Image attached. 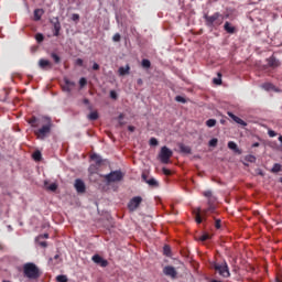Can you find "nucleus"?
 I'll return each instance as SVG.
<instances>
[{
    "label": "nucleus",
    "mask_w": 282,
    "mask_h": 282,
    "mask_svg": "<svg viewBox=\"0 0 282 282\" xmlns=\"http://www.w3.org/2000/svg\"><path fill=\"white\" fill-rule=\"evenodd\" d=\"M203 19L205 21V26L210 31H217L225 22V15L216 11L213 14L204 13Z\"/></svg>",
    "instance_id": "nucleus-1"
},
{
    "label": "nucleus",
    "mask_w": 282,
    "mask_h": 282,
    "mask_svg": "<svg viewBox=\"0 0 282 282\" xmlns=\"http://www.w3.org/2000/svg\"><path fill=\"white\" fill-rule=\"evenodd\" d=\"M43 119L46 123H44L42 128H37V130H33L34 135L39 140H45L51 134L52 128H53V121L51 117H43Z\"/></svg>",
    "instance_id": "nucleus-2"
},
{
    "label": "nucleus",
    "mask_w": 282,
    "mask_h": 282,
    "mask_svg": "<svg viewBox=\"0 0 282 282\" xmlns=\"http://www.w3.org/2000/svg\"><path fill=\"white\" fill-rule=\"evenodd\" d=\"M22 270L23 275L30 280H37L42 275L39 267L32 262L24 263Z\"/></svg>",
    "instance_id": "nucleus-3"
},
{
    "label": "nucleus",
    "mask_w": 282,
    "mask_h": 282,
    "mask_svg": "<svg viewBox=\"0 0 282 282\" xmlns=\"http://www.w3.org/2000/svg\"><path fill=\"white\" fill-rule=\"evenodd\" d=\"M212 269H214L216 272L219 273L220 276L223 278H230L231 273L229 271V267L227 262H224L223 264H218L216 262L212 263Z\"/></svg>",
    "instance_id": "nucleus-4"
},
{
    "label": "nucleus",
    "mask_w": 282,
    "mask_h": 282,
    "mask_svg": "<svg viewBox=\"0 0 282 282\" xmlns=\"http://www.w3.org/2000/svg\"><path fill=\"white\" fill-rule=\"evenodd\" d=\"M107 184L121 182L124 174L121 171H113L107 175L102 176Z\"/></svg>",
    "instance_id": "nucleus-5"
},
{
    "label": "nucleus",
    "mask_w": 282,
    "mask_h": 282,
    "mask_svg": "<svg viewBox=\"0 0 282 282\" xmlns=\"http://www.w3.org/2000/svg\"><path fill=\"white\" fill-rule=\"evenodd\" d=\"M172 156H173V150H170L167 145H163L159 154L161 163L169 164Z\"/></svg>",
    "instance_id": "nucleus-6"
},
{
    "label": "nucleus",
    "mask_w": 282,
    "mask_h": 282,
    "mask_svg": "<svg viewBox=\"0 0 282 282\" xmlns=\"http://www.w3.org/2000/svg\"><path fill=\"white\" fill-rule=\"evenodd\" d=\"M143 199L140 196L133 197L129 203H128V209L130 212H135L140 205L142 204Z\"/></svg>",
    "instance_id": "nucleus-7"
},
{
    "label": "nucleus",
    "mask_w": 282,
    "mask_h": 282,
    "mask_svg": "<svg viewBox=\"0 0 282 282\" xmlns=\"http://www.w3.org/2000/svg\"><path fill=\"white\" fill-rule=\"evenodd\" d=\"M64 86H62V90L67 93V94H70L72 93V89L73 87L76 86L75 82H70L69 78L67 77H64Z\"/></svg>",
    "instance_id": "nucleus-8"
},
{
    "label": "nucleus",
    "mask_w": 282,
    "mask_h": 282,
    "mask_svg": "<svg viewBox=\"0 0 282 282\" xmlns=\"http://www.w3.org/2000/svg\"><path fill=\"white\" fill-rule=\"evenodd\" d=\"M267 62L268 66L272 69H275L281 66L280 59H278L275 56H270L269 58H267Z\"/></svg>",
    "instance_id": "nucleus-9"
},
{
    "label": "nucleus",
    "mask_w": 282,
    "mask_h": 282,
    "mask_svg": "<svg viewBox=\"0 0 282 282\" xmlns=\"http://www.w3.org/2000/svg\"><path fill=\"white\" fill-rule=\"evenodd\" d=\"M39 67L41 69L47 70V69H52L53 68V64L51 61L45 59V58H40L39 59Z\"/></svg>",
    "instance_id": "nucleus-10"
},
{
    "label": "nucleus",
    "mask_w": 282,
    "mask_h": 282,
    "mask_svg": "<svg viewBox=\"0 0 282 282\" xmlns=\"http://www.w3.org/2000/svg\"><path fill=\"white\" fill-rule=\"evenodd\" d=\"M163 273L167 276L175 279L177 276V271L174 267L167 265L163 269Z\"/></svg>",
    "instance_id": "nucleus-11"
},
{
    "label": "nucleus",
    "mask_w": 282,
    "mask_h": 282,
    "mask_svg": "<svg viewBox=\"0 0 282 282\" xmlns=\"http://www.w3.org/2000/svg\"><path fill=\"white\" fill-rule=\"evenodd\" d=\"M74 187H75L76 192L79 194H83L86 192V185L82 180H76Z\"/></svg>",
    "instance_id": "nucleus-12"
},
{
    "label": "nucleus",
    "mask_w": 282,
    "mask_h": 282,
    "mask_svg": "<svg viewBox=\"0 0 282 282\" xmlns=\"http://www.w3.org/2000/svg\"><path fill=\"white\" fill-rule=\"evenodd\" d=\"M227 115L230 119H232L234 122H236L242 127L248 126L247 121H243V119H240V117H237V115H234V112H227Z\"/></svg>",
    "instance_id": "nucleus-13"
},
{
    "label": "nucleus",
    "mask_w": 282,
    "mask_h": 282,
    "mask_svg": "<svg viewBox=\"0 0 282 282\" xmlns=\"http://www.w3.org/2000/svg\"><path fill=\"white\" fill-rule=\"evenodd\" d=\"M91 260L96 263V264H100V267L106 268L108 267V261L104 260L100 256L95 254L93 256Z\"/></svg>",
    "instance_id": "nucleus-14"
},
{
    "label": "nucleus",
    "mask_w": 282,
    "mask_h": 282,
    "mask_svg": "<svg viewBox=\"0 0 282 282\" xmlns=\"http://www.w3.org/2000/svg\"><path fill=\"white\" fill-rule=\"evenodd\" d=\"M224 30L228 33V34H235L236 33V26L231 25V23L229 21H226L224 24Z\"/></svg>",
    "instance_id": "nucleus-15"
},
{
    "label": "nucleus",
    "mask_w": 282,
    "mask_h": 282,
    "mask_svg": "<svg viewBox=\"0 0 282 282\" xmlns=\"http://www.w3.org/2000/svg\"><path fill=\"white\" fill-rule=\"evenodd\" d=\"M193 214L195 216V221L200 225L203 223L202 208H197Z\"/></svg>",
    "instance_id": "nucleus-16"
},
{
    "label": "nucleus",
    "mask_w": 282,
    "mask_h": 282,
    "mask_svg": "<svg viewBox=\"0 0 282 282\" xmlns=\"http://www.w3.org/2000/svg\"><path fill=\"white\" fill-rule=\"evenodd\" d=\"M28 123L30 124V127L32 128H39L40 127V119H37V117H31L28 120Z\"/></svg>",
    "instance_id": "nucleus-17"
},
{
    "label": "nucleus",
    "mask_w": 282,
    "mask_h": 282,
    "mask_svg": "<svg viewBox=\"0 0 282 282\" xmlns=\"http://www.w3.org/2000/svg\"><path fill=\"white\" fill-rule=\"evenodd\" d=\"M43 14H44L43 9H35L33 12L34 21H40Z\"/></svg>",
    "instance_id": "nucleus-18"
},
{
    "label": "nucleus",
    "mask_w": 282,
    "mask_h": 282,
    "mask_svg": "<svg viewBox=\"0 0 282 282\" xmlns=\"http://www.w3.org/2000/svg\"><path fill=\"white\" fill-rule=\"evenodd\" d=\"M118 73L120 76H126L130 73V66L129 65H126L124 66H120L119 69H118Z\"/></svg>",
    "instance_id": "nucleus-19"
},
{
    "label": "nucleus",
    "mask_w": 282,
    "mask_h": 282,
    "mask_svg": "<svg viewBox=\"0 0 282 282\" xmlns=\"http://www.w3.org/2000/svg\"><path fill=\"white\" fill-rule=\"evenodd\" d=\"M87 119L90 121H96L99 119V112H97V110H94L93 112H89V115H87Z\"/></svg>",
    "instance_id": "nucleus-20"
},
{
    "label": "nucleus",
    "mask_w": 282,
    "mask_h": 282,
    "mask_svg": "<svg viewBox=\"0 0 282 282\" xmlns=\"http://www.w3.org/2000/svg\"><path fill=\"white\" fill-rule=\"evenodd\" d=\"M61 22L57 20L55 23H54V33L53 35L54 36H59V32H61Z\"/></svg>",
    "instance_id": "nucleus-21"
},
{
    "label": "nucleus",
    "mask_w": 282,
    "mask_h": 282,
    "mask_svg": "<svg viewBox=\"0 0 282 282\" xmlns=\"http://www.w3.org/2000/svg\"><path fill=\"white\" fill-rule=\"evenodd\" d=\"M90 159L95 161L97 166H100L102 164V159L99 156V154H91Z\"/></svg>",
    "instance_id": "nucleus-22"
},
{
    "label": "nucleus",
    "mask_w": 282,
    "mask_h": 282,
    "mask_svg": "<svg viewBox=\"0 0 282 282\" xmlns=\"http://www.w3.org/2000/svg\"><path fill=\"white\" fill-rule=\"evenodd\" d=\"M203 195L208 198V204L214 203L216 200L215 197H213V192L212 191H207L205 193H203Z\"/></svg>",
    "instance_id": "nucleus-23"
},
{
    "label": "nucleus",
    "mask_w": 282,
    "mask_h": 282,
    "mask_svg": "<svg viewBox=\"0 0 282 282\" xmlns=\"http://www.w3.org/2000/svg\"><path fill=\"white\" fill-rule=\"evenodd\" d=\"M218 77L213 78V83L215 85H223V74L220 72L217 73Z\"/></svg>",
    "instance_id": "nucleus-24"
},
{
    "label": "nucleus",
    "mask_w": 282,
    "mask_h": 282,
    "mask_svg": "<svg viewBox=\"0 0 282 282\" xmlns=\"http://www.w3.org/2000/svg\"><path fill=\"white\" fill-rule=\"evenodd\" d=\"M215 210L216 207L213 205V203H210L208 209L202 212V216L205 217L208 213H215Z\"/></svg>",
    "instance_id": "nucleus-25"
},
{
    "label": "nucleus",
    "mask_w": 282,
    "mask_h": 282,
    "mask_svg": "<svg viewBox=\"0 0 282 282\" xmlns=\"http://www.w3.org/2000/svg\"><path fill=\"white\" fill-rule=\"evenodd\" d=\"M262 89L270 91L273 90L275 88L274 84H271L270 82H267L265 84H262Z\"/></svg>",
    "instance_id": "nucleus-26"
},
{
    "label": "nucleus",
    "mask_w": 282,
    "mask_h": 282,
    "mask_svg": "<svg viewBox=\"0 0 282 282\" xmlns=\"http://www.w3.org/2000/svg\"><path fill=\"white\" fill-rule=\"evenodd\" d=\"M180 151L186 154H191L192 153V148H189V145H183V143L180 145Z\"/></svg>",
    "instance_id": "nucleus-27"
},
{
    "label": "nucleus",
    "mask_w": 282,
    "mask_h": 282,
    "mask_svg": "<svg viewBox=\"0 0 282 282\" xmlns=\"http://www.w3.org/2000/svg\"><path fill=\"white\" fill-rule=\"evenodd\" d=\"M141 66H142L143 68H145V69L151 68V61H150L149 58H143V59L141 61Z\"/></svg>",
    "instance_id": "nucleus-28"
},
{
    "label": "nucleus",
    "mask_w": 282,
    "mask_h": 282,
    "mask_svg": "<svg viewBox=\"0 0 282 282\" xmlns=\"http://www.w3.org/2000/svg\"><path fill=\"white\" fill-rule=\"evenodd\" d=\"M272 173H280L282 172V165L281 163H274L272 170H271Z\"/></svg>",
    "instance_id": "nucleus-29"
},
{
    "label": "nucleus",
    "mask_w": 282,
    "mask_h": 282,
    "mask_svg": "<svg viewBox=\"0 0 282 282\" xmlns=\"http://www.w3.org/2000/svg\"><path fill=\"white\" fill-rule=\"evenodd\" d=\"M32 158L34 161L40 162L42 160V153L36 150L35 152H33Z\"/></svg>",
    "instance_id": "nucleus-30"
},
{
    "label": "nucleus",
    "mask_w": 282,
    "mask_h": 282,
    "mask_svg": "<svg viewBox=\"0 0 282 282\" xmlns=\"http://www.w3.org/2000/svg\"><path fill=\"white\" fill-rule=\"evenodd\" d=\"M228 149L235 151V152H238L239 151V148L237 145V143H235V141H229L228 142Z\"/></svg>",
    "instance_id": "nucleus-31"
},
{
    "label": "nucleus",
    "mask_w": 282,
    "mask_h": 282,
    "mask_svg": "<svg viewBox=\"0 0 282 282\" xmlns=\"http://www.w3.org/2000/svg\"><path fill=\"white\" fill-rule=\"evenodd\" d=\"M51 58L54 61L55 64L61 63V56L55 52L51 53Z\"/></svg>",
    "instance_id": "nucleus-32"
},
{
    "label": "nucleus",
    "mask_w": 282,
    "mask_h": 282,
    "mask_svg": "<svg viewBox=\"0 0 282 282\" xmlns=\"http://www.w3.org/2000/svg\"><path fill=\"white\" fill-rule=\"evenodd\" d=\"M216 124H217V120H216V119H208V120L206 121V126H207L208 128H214V127H216Z\"/></svg>",
    "instance_id": "nucleus-33"
},
{
    "label": "nucleus",
    "mask_w": 282,
    "mask_h": 282,
    "mask_svg": "<svg viewBox=\"0 0 282 282\" xmlns=\"http://www.w3.org/2000/svg\"><path fill=\"white\" fill-rule=\"evenodd\" d=\"M147 184L150 185L151 187H159V182L154 178L147 181Z\"/></svg>",
    "instance_id": "nucleus-34"
},
{
    "label": "nucleus",
    "mask_w": 282,
    "mask_h": 282,
    "mask_svg": "<svg viewBox=\"0 0 282 282\" xmlns=\"http://www.w3.org/2000/svg\"><path fill=\"white\" fill-rule=\"evenodd\" d=\"M246 161H248L250 163H256L257 156H254L253 154H248V156H246Z\"/></svg>",
    "instance_id": "nucleus-35"
},
{
    "label": "nucleus",
    "mask_w": 282,
    "mask_h": 282,
    "mask_svg": "<svg viewBox=\"0 0 282 282\" xmlns=\"http://www.w3.org/2000/svg\"><path fill=\"white\" fill-rule=\"evenodd\" d=\"M171 247L170 246H164L163 247V253L166 256V257H170L171 256Z\"/></svg>",
    "instance_id": "nucleus-36"
},
{
    "label": "nucleus",
    "mask_w": 282,
    "mask_h": 282,
    "mask_svg": "<svg viewBox=\"0 0 282 282\" xmlns=\"http://www.w3.org/2000/svg\"><path fill=\"white\" fill-rule=\"evenodd\" d=\"M85 86H87V78L86 77H80L79 78V87L84 88Z\"/></svg>",
    "instance_id": "nucleus-37"
},
{
    "label": "nucleus",
    "mask_w": 282,
    "mask_h": 282,
    "mask_svg": "<svg viewBox=\"0 0 282 282\" xmlns=\"http://www.w3.org/2000/svg\"><path fill=\"white\" fill-rule=\"evenodd\" d=\"M35 41L37 43H42L44 41V35L42 33H36L35 34Z\"/></svg>",
    "instance_id": "nucleus-38"
},
{
    "label": "nucleus",
    "mask_w": 282,
    "mask_h": 282,
    "mask_svg": "<svg viewBox=\"0 0 282 282\" xmlns=\"http://www.w3.org/2000/svg\"><path fill=\"white\" fill-rule=\"evenodd\" d=\"M149 144H150L151 147H156V145H159V141H158V139H155V137H152V138L150 139V141H149Z\"/></svg>",
    "instance_id": "nucleus-39"
},
{
    "label": "nucleus",
    "mask_w": 282,
    "mask_h": 282,
    "mask_svg": "<svg viewBox=\"0 0 282 282\" xmlns=\"http://www.w3.org/2000/svg\"><path fill=\"white\" fill-rule=\"evenodd\" d=\"M175 101L181 102V104H186V102H187V100L185 99V97H182L181 95H177V96L175 97Z\"/></svg>",
    "instance_id": "nucleus-40"
},
{
    "label": "nucleus",
    "mask_w": 282,
    "mask_h": 282,
    "mask_svg": "<svg viewBox=\"0 0 282 282\" xmlns=\"http://www.w3.org/2000/svg\"><path fill=\"white\" fill-rule=\"evenodd\" d=\"M57 282H68V278L66 275L56 276Z\"/></svg>",
    "instance_id": "nucleus-41"
},
{
    "label": "nucleus",
    "mask_w": 282,
    "mask_h": 282,
    "mask_svg": "<svg viewBox=\"0 0 282 282\" xmlns=\"http://www.w3.org/2000/svg\"><path fill=\"white\" fill-rule=\"evenodd\" d=\"M208 145L212 148H216L218 145V139H210Z\"/></svg>",
    "instance_id": "nucleus-42"
},
{
    "label": "nucleus",
    "mask_w": 282,
    "mask_h": 282,
    "mask_svg": "<svg viewBox=\"0 0 282 282\" xmlns=\"http://www.w3.org/2000/svg\"><path fill=\"white\" fill-rule=\"evenodd\" d=\"M112 41L118 43L121 41V34L120 33H115L112 36Z\"/></svg>",
    "instance_id": "nucleus-43"
},
{
    "label": "nucleus",
    "mask_w": 282,
    "mask_h": 282,
    "mask_svg": "<svg viewBox=\"0 0 282 282\" xmlns=\"http://www.w3.org/2000/svg\"><path fill=\"white\" fill-rule=\"evenodd\" d=\"M57 188H58V186H57V184H55V183L51 184V185L47 187V189L51 191V192H56Z\"/></svg>",
    "instance_id": "nucleus-44"
},
{
    "label": "nucleus",
    "mask_w": 282,
    "mask_h": 282,
    "mask_svg": "<svg viewBox=\"0 0 282 282\" xmlns=\"http://www.w3.org/2000/svg\"><path fill=\"white\" fill-rule=\"evenodd\" d=\"M80 20V15L78 13H73L72 14V21L78 22Z\"/></svg>",
    "instance_id": "nucleus-45"
},
{
    "label": "nucleus",
    "mask_w": 282,
    "mask_h": 282,
    "mask_svg": "<svg viewBox=\"0 0 282 282\" xmlns=\"http://www.w3.org/2000/svg\"><path fill=\"white\" fill-rule=\"evenodd\" d=\"M75 64L79 67L84 66V59L83 58H76Z\"/></svg>",
    "instance_id": "nucleus-46"
},
{
    "label": "nucleus",
    "mask_w": 282,
    "mask_h": 282,
    "mask_svg": "<svg viewBox=\"0 0 282 282\" xmlns=\"http://www.w3.org/2000/svg\"><path fill=\"white\" fill-rule=\"evenodd\" d=\"M162 172L165 176H170L172 175V172L170 170H167V167H162Z\"/></svg>",
    "instance_id": "nucleus-47"
},
{
    "label": "nucleus",
    "mask_w": 282,
    "mask_h": 282,
    "mask_svg": "<svg viewBox=\"0 0 282 282\" xmlns=\"http://www.w3.org/2000/svg\"><path fill=\"white\" fill-rule=\"evenodd\" d=\"M208 239H210V236L207 235V234L203 235V236L199 238V240L203 241V242L207 241Z\"/></svg>",
    "instance_id": "nucleus-48"
},
{
    "label": "nucleus",
    "mask_w": 282,
    "mask_h": 282,
    "mask_svg": "<svg viewBox=\"0 0 282 282\" xmlns=\"http://www.w3.org/2000/svg\"><path fill=\"white\" fill-rule=\"evenodd\" d=\"M110 98L115 99V100L118 99V95H117L116 90H110Z\"/></svg>",
    "instance_id": "nucleus-49"
},
{
    "label": "nucleus",
    "mask_w": 282,
    "mask_h": 282,
    "mask_svg": "<svg viewBox=\"0 0 282 282\" xmlns=\"http://www.w3.org/2000/svg\"><path fill=\"white\" fill-rule=\"evenodd\" d=\"M215 228H216V229H220V228H221V220L217 219V220L215 221Z\"/></svg>",
    "instance_id": "nucleus-50"
},
{
    "label": "nucleus",
    "mask_w": 282,
    "mask_h": 282,
    "mask_svg": "<svg viewBox=\"0 0 282 282\" xmlns=\"http://www.w3.org/2000/svg\"><path fill=\"white\" fill-rule=\"evenodd\" d=\"M48 238H50V235L48 234H44V235H40L37 237V240H40V239H48Z\"/></svg>",
    "instance_id": "nucleus-51"
},
{
    "label": "nucleus",
    "mask_w": 282,
    "mask_h": 282,
    "mask_svg": "<svg viewBox=\"0 0 282 282\" xmlns=\"http://www.w3.org/2000/svg\"><path fill=\"white\" fill-rule=\"evenodd\" d=\"M276 135L278 134H276L275 130H269V137L274 138Z\"/></svg>",
    "instance_id": "nucleus-52"
},
{
    "label": "nucleus",
    "mask_w": 282,
    "mask_h": 282,
    "mask_svg": "<svg viewBox=\"0 0 282 282\" xmlns=\"http://www.w3.org/2000/svg\"><path fill=\"white\" fill-rule=\"evenodd\" d=\"M99 69H100V65L98 63H94L93 70H99Z\"/></svg>",
    "instance_id": "nucleus-53"
},
{
    "label": "nucleus",
    "mask_w": 282,
    "mask_h": 282,
    "mask_svg": "<svg viewBox=\"0 0 282 282\" xmlns=\"http://www.w3.org/2000/svg\"><path fill=\"white\" fill-rule=\"evenodd\" d=\"M128 130H129L130 132H134V131H135V128H134V126H128Z\"/></svg>",
    "instance_id": "nucleus-54"
},
{
    "label": "nucleus",
    "mask_w": 282,
    "mask_h": 282,
    "mask_svg": "<svg viewBox=\"0 0 282 282\" xmlns=\"http://www.w3.org/2000/svg\"><path fill=\"white\" fill-rule=\"evenodd\" d=\"M83 104L86 105V106H89L90 101H89V99H83Z\"/></svg>",
    "instance_id": "nucleus-55"
},
{
    "label": "nucleus",
    "mask_w": 282,
    "mask_h": 282,
    "mask_svg": "<svg viewBox=\"0 0 282 282\" xmlns=\"http://www.w3.org/2000/svg\"><path fill=\"white\" fill-rule=\"evenodd\" d=\"M40 246H41L42 248H46V247H47V242H45V241L40 242Z\"/></svg>",
    "instance_id": "nucleus-56"
},
{
    "label": "nucleus",
    "mask_w": 282,
    "mask_h": 282,
    "mask_svg": "<svg viewBox=\"0 0 282 282\" xmlns=\"http://www.w3.org/2000/svg\"><path fill=\"white\" fill-rule=\"evenodd\" d=\"M137 83H138V85H142V84H143V79H142V78H139V79L137 80Z\"/></svg>",
    "instance_id": "nucleus-57"
},
{
    "label": "nucleus",
    "mask_w": 282,
    "mask_h": 282,
    "mask_svg": "<svg viewBox=\"0 0 282 282\" xmlns=\"http://www.w3.org/2000/svg\"><path fill=\"white\" fill-rule=\"evenodd\" d=\"M87 109H88L89 111H93V106H91V104H89V105L87 106Z\"/></svg>",
    "instance_id": "nucleus-58"
},
{
    "label": "nucleus",
    "mask_w": 282,
    "mask_h": 282,
    "mask_svg": "<svg viewBox=\"0 0 282 282\" xmlns=\"http://www.w3.org/2000/svg\"><path fill=\"white\" fill-rule=\"evenodd\" d=\"M53 259L54 260H58L59 259V254H55Z\"/></svg>",
    "instance_id": "nucleus-59"
},
{
    "label": "nucleus",
    "mask_w": 282,
    "mask_h": 282,
    "mask_svg": "<svg viewBox=\"0 0 282 282\" xmlns=\"http://www.w3.org/2000/svg\"><path fill=\"white\" fill-rule=\"evenodd\" d=\"M124 118V115H119L118 119L122 120Z\"/></svg>",
    "instance_id": "nucleus-60"
},
{
    "label": "nucleus",
    "mask_w": 282,
    "mask_h": 282,
    "mask_svg": "<svg viewBox=\"0 0 282 282\" xmlns=\"http://www.w3.org/2000/svg\"><path fill=\"white\" fill-rule=\"evenodd\" d=\"M88 171H89V173H94V172H93V165H90V167H89Z\"/></svg>",
    "instance_id": "nucleus-61"
},
{
    "label": "nucleus",
    "mask_w": 282,
    "mask_h": 282,
    "mask_svg": "<svg viewBox=\"0 0 282 282\" xmlns=\"http://www.w3.org/2000/svg\"><path fill=\"white\" fill-rule=\"evenodd\" d=\"M260 145V143H253V147L254 148H257V147H259Z\"/></svg>",
    "instance_id": "nucleus-62"
},
{
    "label": "nucleus",
    "mask_w": 282,
    "mask_h": 282,
    "mask_svg": "<svg viewBox=\"0 0 282 282\" xmlns=\"http://www.w3.org/2000/svg\"><path fill=\"white\" fill-rule=\"evenodd\" d=\"M279 141L282 143V137H279Z\"/></svg>",
    "instance_id": "nucleus-63"
},
{
    "label": "nucleus",
    "mask_w": 282,
    "mask_h": 282,
    "mask_svg": "<svg viewBox=\"0 0 282 282\" xmlns=\"http://www.w3.org/2000/svg\"><path fill=\"white\" fill-rule=\"evenodd\" d=\"M212 282H220V281H218V280H212Z\"/></svg>",
    "instance_id": "nucleus-64"
}]
</instances>
